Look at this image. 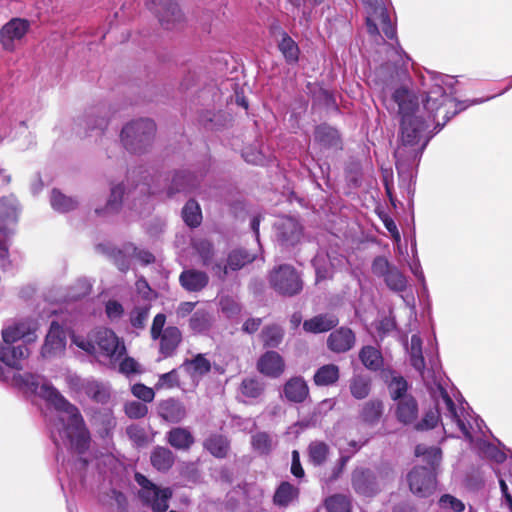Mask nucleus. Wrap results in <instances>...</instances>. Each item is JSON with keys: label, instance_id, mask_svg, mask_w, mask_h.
I'll return each instance as SVG.
<instances>
[{"label": "nucleus", "instance_id": "obj_1", "mask_svg": "<svg viewBox=\"0 0 512 512\" xmlns=\"http://www.w3.org/2000/svg\"><path fill=\"white\" fill-rule=\"evenodd\" d=\"M457 80L449 75L428 71L423 85L429 86L426 92L424 108L426 119L416 115L419 109L417 98L404 87L397 88L392 98L398 105L401 116L400 143L395 149L396 169L399 175L412 177L429 141L437 134L451 117L465 110L469 105L479 104L493 98L474 99L470 103L456 101Z\"/></svg>", "mask_w": 512, "mask_h": 512}, {"label": "nucleus", "instance_id": "obj_2", "mask_svg": "<svg viewBox=\"0 0 512 512\" xmlns=\"http://www.w3.org/2000/svg\"><path fill=\"white\" fill-rule=\"evenodd\" d=\"M22 381L28 388L38 392L56 410L57 417L50 431L51 439L58 449L64 446L69 453L67 460L62 458L59 473L65 474L71 490L77 491L84 486L89 462L86 454L91 440L80 411L56 388L42 382L39 375L24 374Z\"/></svg>", "mask_w": 512, "mask_h": 512}, {"label": "nucleus", "instance_id": "obj_3", "mask_svg": "<svg viewBox=\"0 0 512 512\" xmlns=\"http://www.w3.org/2000/svg\"><path fill=\"white\" fill-rule=\"evenodd\" d=\"M450 381L443 375H434L432 384H427L434 408L425 412L420 421H415L417 431H426L434 428L441 421L443 431L447 437L456 436L460 432L463 437L472 443L478 434H484L486 425L470 409L468 403L462 398L457 399L458 405L449 392Z\"/></svg>", "mask_w": 512, "mask_h": 512}, {"label": "nucleus", "instance_id": "obj_4", "mask_svg": "<svg viewBox=\"0 0 512 512\" xmlns=\"http://www.w3.org/2000/svg\"><path fill=\"white\" fill-rule=\"evenodd\" d=\"M365 4L367 7L366 25L368 33L372 36L379 35L378 25H381L384 35L395 41V43H384L387 61L376 71L377 76H384L383 84L389 85L397 69L405 66L410 61V57L402 49L397 39L396 25L390 18L385 0H365Z\"/></svg>", "mask_w": 512, "mask_h": 512}, {"label": "nucleus", "instance_id": "obj_5", "mask_svg": "<svg viewBox=\"0 0 512 512\" xmlns=\"http://www.w3.org/2000/svg\"><path fill=\"white\" fill-rule=\"evenodd\" d=\"M37 321L25 318L7 324L2 329L4 345L0 346V361L13 369H22V362L28 357L29 350L25 345L13 346L18 340L26 343L34 342L37 339Z\"/></svg>", "mask_w": 512, "mask_h": 512}, {"label": "nucleus", "instance_id": "obj_6", "mask_svg": "<svg viewBox=\"0 0 512 512\" xmlns=\"http://www.w3.org/2000/svg\"><path fill=\"white\" fill-rule=\"evenodd\" d=\"M37 321L25 318L7 324L2 329L4 345L0 346V361L13 369H22V362L28 357L29 350L25 345L13 346L18 340L26 343L34 342L37 339Z\"/></svg>", "mask_w": 512, "mask_h": 512}, {"label": "nucleus", "instance_id": "obj_7", "mask_svg": "<svg viewBox=\"0 0 512 512\" xmlns=\"http://www.w3.org/2000/svg\"><path fill=\"white\" fill-rule=\"evenodd\" d=\"M72 343L99 362L115 366L126 354L124 342L108 328H99L84 338L72 335Z\"/></svg>", "mask_w": 512, "mask_h": 512}, {"label": "nucleus", "instance_id": "obj_8", "mask_svg": "<svg viewBox=\"0 0 512 512\" xmlns=\"http://www.w3.org/2000/svg\"><path fill=\"white\" fill-rule=\"evenodd\" d=\"M156 125L151 119L132 121L123 127L120 137L126 150L131 153H143L151 145Z\"/></svg>", "mask_w": 512, "mask_h": 512}, {"label": "nucleus", "instance_id": "obj_9", "mask_svg": "<svg viewBox=\"0 0 512 512\" xmlns=\"http://www.w3.org/2000/svg\"><path fill=\"white\" fill-rule=\"evenodd\" d=\"M166 316L158 313L152 322L150 334L153 340L159 339V353L163 358L172 357L182 342V332L176 326L164 328Z\"/></svg>", "mask_w": 512, "mask_h": 512}, {"label": "nucleus", "instance_id": "obj_10", "mask_svg": "<svg viewBox=\"0 0 512 512\" xmlns=\"http://www.w3.org/2000/svg\"><path fill=\"white\" fill-rule=\"evenodd\" d=\"M271 287L280 295L294 296L303 289V281L299 272L289 264L274 267L269 274Z\"/></svg>", "mask_w": 512, "mask_h": 512}, {"label": "nucleus", "instance_id": "obj_11", "mask_svg": "<svg viewBox=\"0 0 512 512\" xmlns=\"http://www.w3.org/2000/svg\"><path fill=\"white\" fill-rule=\"evenodd\" d=\"M135 480L141 486L139 491L141 501L153 512H166L169 507L168 502L173 495L171 488H159L140 473L135 474Z\"/></svg>", "mask_w": 512, "mask_h": 512}, {"label": "nucleus", "instance_id": "obj_12", "mask_svg": "<svg viewBox=\"0 0 512 512\" xmlns=\"http://www.w3.org/2000/svg\"><path fill=\"white\" fill-rule=\"evenodd\" d=\"M422 344L421 337L418 334H413L410 344L406 343L405 347L409 355L411 366L420 373L425 385H427L432 384L434 375H442V373L438 367V360L434 358L430 359L431 369H425Z\"/></svg>", "mask_w": 512, "mask_h": 512}, {"label": "nucleus", "instance_id": "obj_13", "mask_svg": "<svg viewBox=\"0 0 512 512\" xmlns=\"http://www.w3.org/2000/svg\"><path fill=\"white\" fill-rule=\"evenodd\" d=\"M273 227L276 241L284 249L296 246L303 238V226L295 217H280Z\"/></svg>", "mask_w": 512, "mask_h": 512}, {"label": "nucleus", "instance_id": "obj_14", "mask_svg": "<svg viewBox=\"0 0 512 512\" xmlns=\"http://www.w3.org/2000/svg\"><path fill=\"white\" fill-rule=\"evenodd\" d=\"M146 7L153 12L163 28H177L183 21V14L175 0H144Z\"/></svg>", "mask_w": 512, "mask_h": 512}, {"label": "nucleus", "instance_id": "obj_15", "mask_svg": "<svg viewBox=\"0 0 512 512\" xmlns=\"http://www.w3.org/2000/svg\"><path fill=\"white\" fill-rule=\"evenodd\" d=\"M436 474L427 467H414L407 475L411 492L419 497H428L436 489Z\"/></svg>", "mask_w": 512, "mask_h": 512}, {"label": "nucleus", "instance_id": "obj_16", "mask_svg": "<svg viewBox=\"0 0 512 512\" xmlns=\"http://www.w3.org/2000/svg\"><path fill=\"white\" fill-rule=\"evenodd\" d=\"M30 23L26 19L13 18L0 30V43L6 51L12 52L27 34Z\"/></svg>", "mask_w": 512, "mask_h": 512}, {"label": "nucleus", "instance_id": "obj_17", "mask_svg": "<svg viewBox=\"0 0 512 512\" xmlns=\"http://www.w3.org/2000/svg\"><path fill=\"white\" fill-rule=\"evenodd\" d=\"M18 213V201L13 195L0 199V236L6 238L14 232Z\"/></svg>", "mask_w": 512, "mask_h": 512}, {"label": "nucleus", "instance_id": "obj_18", "mask_svg": "<svg viewBox=\"0 0 512 512\" xmlns=\"http://www.w3.org/2000/svg\"><path fill=\"white\" fill-rule=\"evenodd\" d=\"M67 331L56 321H52L42 347L43 357L61 354L66 347Z\"/></svg>", "mask_w": 512, "mask_h": 512}, {"label": "nucleus", "instance_id": "obj_19", "mask_svg": "<svg viewBox=\"0 0 512 512\" xmlns=\"http://www.w3.org/2000/svg\"><path fill=\"white\" fill-rule=\"evenodd\" d=\"M352 487L362 496L372 497L379 492L374 473L369 469L357 468L352 473Z\"/></svg>", "mask_w": 512, "mask_h": 512}, {"label": "nucleus", "instance_id": "obj_20", "mask_svg": "<svg viewBox=\"0 0 512 512\" xmlns=\"http://www.w3.org/2000/svg\"><path fill=\"white\" fill-rule=\"evenodd\" d=\"M344 261L342 256H334L324 251H318L312 259L315 269L316 281L326 280L333 275L334 268L340 266Z\"/></svg>", "mask_w": 512, "mask_h": 512}, {"label": "nucleus", "instance_id": "obj_21", "mask_svg": "<svg viewBox=\"0 0 512 512\" xmlns=\"http://www.w3.org/2000/svg\"><path fill=\"white\" fill-rule=\"evenodd\" d=\"M258 371L270 378H278L285 369L282 356L276 351H267L257 361Z\"/></svg>", "mask_w": 512, "mask_h": 512}, {"label": "nucleus", "instance_id": "obj_22", "mask_svg": "<svg viewBox=\"0 0 512 512\" xmlns=\"http://www.w3.org/2000/svg\"><path fill=\"white\" fill-rule=\"evenodd\" d=\"M199 177L183 170L176 172L170 185L167 187L166 194L172 197L176 193H190L199 185Z\"/></svg>", "mask_w": 512, "mask_h": 512}, {"label": "nucleus", "instance_id": "obj_23", "mask_svg": "<svg viewBox=\"0 0 512 512\" xmlns=\"http://www.w3.org/2000/svg\"><path fill=\"white\" fill-rule=\"evenodd\" d=\"M314 142L321 149H342V140L337 129L320 124L314 130Z\"/></svg>", "mask_w": 512, "mask_h": 512}, {"label": "nucleus", "instance_id": "obj_24", "mask_svg": "<svg viewBox=\"0 0 512 512\" xmlns=\"http://www.w3.org/2000/svg\"><path fill=\"white\" fill-rule=\"evenodd\" d=\"M79 390L87 397L100 404H106L110 400L111 394L109 387L93 378L81 380Z\"/></svg>", "mask_w": 512, "mask_h": 512}, {"label": "nucleus", "instance_id": "obj_25", "mask_svg": "<svg viewBox=\"0 0 512 512\" xmlns=\"http://www.w3.org/2000/svg\"><path fill=\"white\" fill-rule=\"evenodd\" d=\"M92 421L102 439L112 438L117 422L111 409H99L94 413Z\"/></svg>", "mask_w": 512, "mask_h": 512}, {"label": "nucleus", "instance_id": "obj_26", "mask_svg": "<svg viewBox=\"0 0 512 512\" xmlns=\"http://www.w3.org/2000/svg\"><path fill=\"white\" fill-rule=\"evenodd\" d=\"M355 343V335L349 328L341 327L332 332L327 340L328 348L341 353L350 350Z\"/></svg>", "mask_w": 512, "mask_h": 512}, {"label": "nucleus", "instance_id": "obj_27", "mask_svg": "<svg viewBox=\"0 0 512 512\" xmlns=\"http://www.w3.org/2000/svg\"><path fill=\"white\" fill-rule=\"evenodd\" d=\"M395 415L397 420L404 424H414L418 418V403L413 396H404L397 401Z\"/></svg>", "mask_w": 512, "mask_h": 512}, {"label": "nucleus", "instance_id": "obj_28", "mask_svg": "<svg viewBox=\"0 0 512 512\" xmlns=\"http://www.w3.org/2000/svg\"><path fill=\"white\" fill-rule=\"evenodd\" d=\"M158 414L165 421L178 423L186 416V409L180 401L170 398L159 403Z\"/></svg>", "mask_w": 512, "mask_h": 512}, {"label": "nucleus", "instance_id": "obj_29", "mask_svg": "<svg viewBox=\"0 0 512 512\" xmlns=\"http://www.w3.org/2000/svg\"><path fill=\"white\" fill-rule=\"evenodd\" d=\"M179 281L185 290L198 292L207 286L209 278L203 271L187 269L180 274Z\"/></svg>", "mask_w": 512, "mask_h": 512}, {"label": "nucleus", "instance_id": "obj_30", "mask_svg": "<svg viewBox=\"0 0 512 512\" xmlns=\"http://www.w3.org/2000/svg\"><path fill=\"white\" fill-rule=\"evenodd\" d=\"M283 392L288 401L301 403L307 398L309 388L302 377H293L285 383Z\"/></svg>", "mask_w": 512, "mask_h": 512}, {"label": "nucleus", "instance_id": "obj_31", "mask_svg": "<svg viewBox=\"0 0 512 512\" xmlns=\"http://www.w3.org/2000/svg\"><path fill=\"white\" fill-rule=\"evenodd\" d=\"M339 320L333 314H319L303 323V329L310 333H323L336 327Z\"/></svg>", "mask_w": 512, "mask_h": 512}, {"label": "nucleus", "instance_id": "obj_32", "mask_svg": "<svg viewBox=\"0 0 512 512\" xmlns=\"http://www.w3.org/2000/svg\"><path fill=\"white\" fill-rule=\"evenodd\" d=\"M415 455L422 458L429 470L437 473V469L442 461V450L439 447L418 444L415 447Z\"/></svg>", "mask_w": 512, "mask_h": 512}, {"label": "nucleus", "instance_id": "obj_33", "mask_svg": "<svg viewBox=\"0 0 512 512\" xmlns=\"http://www.w3.org/2000/svg\"><path fill=\"white\" fill-rule=\"evenodd\" d=\"M167 442L177 450H188L194 443V437L189 429L184 427L172 428L166 434Z\"/></svg>", "mask_w": 512, "mask_h": 512}, {"label": "nucleus", "instance_id": "obj_34", "mask_svg": "<svg viewBox=\"0 0 512 512\" xmlns=\"http://www.w3.org/2000/svg\"><path fill=\"white\" fill-rule=\"evenodd\" d=\"M299 497V489L291 483L284 481L277 487L273 503L278 507H287Z\"/></svg>", "mask_w": 512, "mask_h": 512}, {"label": "nucleus", "instance_id": "obj_35", "mask_svg": "<svg viewBox=\"0 0 512 512\" xmlns=\"http://www.w3.org/2000/svg\"><path fill=\"white\" fill-rule=\"evenodd\" d=\"M150 460L156 470L165 472L173 466L175 457L168 448L157 446L153 449Z\"/></svg>", "mask_w": 512, "mask_h": 512}, {"label": "nucleus", "instance_id": "obj_36", "mask_svg": "<svg viewBox=\"0 0 512 512\" xmlns=\"http://www.w3.org/2000/svg\"><path fill=\"white\" fill-rule=\"evenodd\" d=\"M186 371L191 377H203L211 370V361L206 358L205 354H197L192 359H186L183 363Z\"/></svg>", "mask_w": 512, "mask_h": 512}, {"label": "nucleus", "instance_id": "obj_37", "mask_svg": "<svg viewBox=\"0 0 512 512\" xmlns=\"http://www.w3.org/2000/svg\"><path fill=\"white\" fill-rule=\"evenodd\" d=\"M340 376L339 367L335 364H326L318 368L313 380L317 386H331L335 384Z\"/></svg>", "mask_w": 512, "mask_h": 512}, {"label": "nucleus", "instance_id": "obj_38", "mask_svg": "<svg viewBox=\"0 0 512 512\" xmlns=\"http://www.w3.org/2000/svg\"><path fill=\"white\" fill-rule=\"evenodd\" d=\"M359 358L363 365L371 371L380 370L384 364L381 352L373 346H364L359 353Z\"/></svg>", "mask_w": 512, "mask_h": 512}, {"label": "nucleus", "instance_id": "obj_39", "mask_svg": "<svg viewBox=\"0 0 512 512\" xmlns=\"http://www.w3.org/2000/svg\"><path fill=\"white\" fill-rule=\"evenodd\" d=\"M211 326L212 316L204 309L196 310L189 319V328L196 334L206 333Z\"/></svg>", "mask_w": 512, "mask_h": 512}, {"label": "nucleus", "instance_id": "obj_40", "mask_svg": "<svg viewBox=\"0 0 512 512\" xmlns=\"http://www.w3.org/2000/svg\"><path fill=\"white\" fill-rule=\"evenodd\" d=\"M204 447L215 457H226L229 450V441L222 435H211L204 442Z\"/></svg>", "mask_w": 512, "mask_h": 512}, {"label": "nucleus", "instance_id": "obj_41", "mask_svg": "<svg viewBox=\"0 0 512 512\" xmlns=\"http://www.w3.org/2000/svg\"><path fill=\"white\" fill-rule=\"evenodd\" d=\"M329 446L323 441H312L308 446L309 461L314 466L324 464L329 455Z\"/></svg>", "mask_w": 512, "mask_h": 512}, {"label": "nucleus", "instance_id": "obj_42", "mask_svg": "<svg viewBox=\"0 0 512 512\" xmlns=\"http://www.w3.org/2000/svg\"><path fill=\"white\" fill-rule=\"evenodd\" d=\"M50 202H51L52 208L61 213L72 211L78 205V202L76 199L62 194L57 189L52 190Z\"/></svg>", "mask_w": 512, "mask_h": 512}, {"label": "nucleus", "instance_id": "obj_43", "mask_svg": "<svg viewBox=\"0 0 512 512\" xmlns=\"http://www.w3.org/2000/svg\"><path fill=\"white\" fill-rule=\"evenodd\" d=\"M382 413L383 403L379 400H370L364 404L361 411V418L365 423L374 425L379 422Z\"/></svg>", "mask_w": 512, "mask_h": 512}, {"label": "nucleus", "instance_id": "obj_44", "mask_svg": "<svg viewBox=\"0 0 512 512\" xmlns=\"http://www.w3.org/2000/svg\"><path fill=\"white\" fill-rule=\"evenodd\" d=\"M278 48L283 54L285 60L289 64H294L299 59V47L297 43L287 34L284 33Z\"/></svg>", "mask_w": 512, "mask_h": 512}, {"label": "nucleus", "instance_id": "obj_45", "mask_svg": "<svg viewBox=\"0 0 512 512\" xmlns=\"http://www.w3.org/2000/svg\"><path fill=\"white\" fill-rule=\"evenodd\" d=\"M255 260V255L249 253L244 249H235L228 255L227 262L231 271H237L243 268L246 264Z\"/></svg>", "mask_w": 512, "mask_h": 512}, {"label": "nucleus", "instance_id": "obj_46", "mask_svg": "<svg viewBox=\"0 0 512 512\" xmlns=\"http://www.w3.org/2000/svg\"><path fill=\"white\" fill-rule=\"evenodd\" d=\"M124 194V187L122 185H116L111 188V194L107 201L105 208L96 209L95 212L98 215L115 213L119 211L122 205V198Z\"/></svg>", "mask_w": 512, "mask_h": 512}, {"label": "nucleus", "instance_id": "obj_47", "mask_svg": "<svg viewBox=\"0 0 512 512\" xmlns=\"http://www.w3.org/2000/svg\"><path fill=\"white\" fill-rule=\"evenodd\" d=\"M283 329L276 324L264 327L261 332V339L265 347L276 348L282 342Z\"/></svg>", "mask_w": 512, "mask_h": 512}, {"label": "nucleus", "instance_id": "obj_48", "mask_svg": "<svg viewBox=\"0 0 512 512\" xmlns=\"http://www.w3.org/2000/svg\"><path fill=\"white\" fill-rule=\"evenodd\" d=\"M182 217L184 222L190 227H197L202 220V214L198 203L190 199L186 202L182 210Z\"/></svg>", "mask_w": 512, "mask_h": 512}, {"label": "nucleus", "instance_id": "obj_49", "mask_svg": "<svg viewBox=\"0 0 512 512\" xmlns=\"http://www.w3.org/2000/svg\"><path fill=\"white\" fill-rule=\"evenodd\" d=\"M371 389L370 379L363 375H356L350 381V391L354 398H366Z\"/></svg>", "mask_w": 512, "mask_h": 512}, {"label": "nucleus", "instance_id": "obj_50", "mask_svg": "<svg viewBox=\"0 0 512 512\" xmlns=\"http://www.w3.org/2000/svg\"><path fill=\"white\" fill-rule=\"evenodd\" d=\"M328 512H351V499L342 494L330 496L325 501Z\"/></svg>", "mask_w": 512, "mask_h": 512}, {"label": "nucleus", "instance_id": "obj_51", "mask_svg": "<svg viewBox=\"0 0 512 512\" xmlns=\"http://www.w3.org/2000/svg\"><path fill=\"white\" fill-rule=\"evenodd\" d=\"M251 443L254 450L263 455L269 454L276 445L273 437L266 432H259L253 435Z\"/></svg>", "mask_w": 512, "mask_h": 512}, {"label": "nucleus", "instance_id": "obj_52", "mask_svg": "<svg viewBox=\"0 0 512 512\" xmlns=\"http://www.w3.org/2000/svg\"><path fill=\"white\" fill-rule=\"evenodd\" d=\"M387 287L395 292H403L407 286V280L401 271L393 266L388 274L383 278Z\"/></svg>", "mask_w": 512, "mask_h": 512}, {"label": "nucleus", "instance_id": "obj_53", "mask_svg": "<svg viewBox=\"0 0 512 512\" xmlns=\"http://www.w3.org/2000/svg\"><path fill=\"white\" fill-rule=\"evenodd\" d=\"M480 454L496 463H502L506 460V454L497 446L487 441H479L477 444Z\"/></svg>", "mask_w": 512, "mask_h": 512}, {"label": "nucleus", "instance_id": "obj_54", "mask_svg": "<svg viewBox=\"0 0 512 512\" xmlns=\"http://www.w3.org/2000/svg\"><path fill=\"white\" fill-rule=\"evenodd\" d=\"M106 253L113 259L114 264L120 271L125 272L129 269L132 254L126 252V244L121 249L108 248Z\"/></svg>", "mask_w": 512, "mask_h": 512}, {"label": "nucleus", "instance_id": "obj_55", "mask_svg": "<svg viewBox=\"0 0 512 512\" xmlns=\"http://www.w3.org/2000/svg\"><path fill=\"white\" fill-rule=\"evenodd\" d=\"M388 390L391 395V398L394 401H398L401 398H404V396H408V383L404 377L394 375L388 384Z\"/></svg>", "mask_w": 512, "mask_h": 512}, {"label": "nucleus", "instance_id": "obj_56", "mask_svg": "<svg viewBox=\"0 0 512 512\" xmlns=\"http://www.w3.org/2000/svg\"><path fill=\"white\" fill-rule=\"evenodd\" d=\"M219 305L222 313L228 318H234L241 312L240 304L231 296H222Z\"/></svg>", "mask_w": 512, "mask_h": 512}, {"label": "nucleus", "instance_id": "obj_57", "mask_svg": "<svg viewBox=\"0 0 512 512\" xmlns=\"http://www.w3.org/2000/svg\"><path fill=\"white\" fill-rule=\"evenodd\" d=\"M150 306H137L130 312V323L134 328L142 329L148 319Z\"/></svg>", "mask_w": 512, "mask_h": 512}, {"label": "nucleus", "instance_id": "obj_58", "mask_svg": "<svg viewBox=\"0 0 512 512\" xmlns=\"http://www.w3.org/2000/svg\"><path fill=\"white\" fill-rule=\"evenodd\" d=\"M242 394L249 398H257L263 392V384L254 378L244 379L241 384Z\"/></svg>", "mask_w": 512, "mask_h": 512}, {"label": "nucleus", "instance_id": "obj_59", "mask_svg": "<svg viewBox=\"0 0 512 512\" xmlns=\"http://www.w3.org/2000/svg\"><path fill=\"white\" fill-rule=\"evenodd\" d=\"M193 246L202 258L203 265L209 266L213 255V245L205 239L194 240Z\"/></svg>", "mask_w": 512, "mask_h": 512}, {"label": "nucleus", "instance_id": "obj_60", "mask_svg": "<svg viewBox=\"0 0 512 512\" xmlns=\"http://www.w3.org/2000/svg\"><path fill=\"white\" fill-rule=\"evenodd\" d=\"M0 267L4 272H13L18 264L9 258V245L5 239H0Z\"/></svg>", "mask_w": 512, "mask_h": 512}, {"label": "nucleus", "instance_id": "obj_61", "mask_svg": "<svg viewBox=\"0 0 512 512\" xmlns=\"http://www.w3.org/2000/svg\"><path fill=\"white\" fill-rule=\"evenodd\" d=\"M126 415L131 419H139L146 416L148 408L144 403L139 401L127 402L124 406Z\"/></svg>", "mask_w": 512, "mask_h": 512}, {"label": "nucleus", "instance_id": "obj_62", "mask_svg": "<svg viewBox=\"0 0 512 512\" xmlns=\"http://www.w3.org/2000/svg\"><path fill=\"white\" fill-rule=\"evenodd\" d=\"M392 268L393 265L385 257L377 256L372 262L371 271L375 276L384 278Z\"/></svg>", "mask_w": 512, "mask_h": 512}, {"label": "nucleus", "instance_id": "obj_63", "mask_svg": "<svg viewBox=\"0 0 512 512\" xmlns=\"http://www.w3.org/2000/svg\"><path fill=\"white\" fill-rule=\"evenodd\" d=\"M179 384V375L177 370L173 369L167 373L161 374L159 376L158 382L156 383V388H173L178 386Z\"/></svg>", "mask_w": 512, "mask_h": 512}, {"label": "nucleus", "instance_id": "obj_64", "mask_svg": "<svg viewBox=\"0 0 512 512\" xmlns=\"http://www.w3.org/2000/svg\"><path fill=\"white\" fill-rule=\"evenodd\" d=\"M439 505L442 508H450L454 512H463L465 510V504L450 494L442 495L439 499Z\"/></svg>", "mask_w": 512, "mask_h": 512}]
</instances>
